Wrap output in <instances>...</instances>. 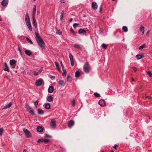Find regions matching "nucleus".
<instances>
[{
  "label": "nucleus",
  "instance_id": "obj_1",
  "mask_svg": "<svg viewBox=\"0 0 152 152\" xmlns=\"http://www.w3.org/2000/svg\"><path fill=\"white\" fill-rule=\"evenodd\" d=\"M35 34L36 36L35 39L36 40L39 45L43 49H45V48L44 45L45 44V43L42 39L40 37L39 35L37 32H35Z\"/></svg>",
  "mask_w": 152,
  "mask_h": 152
},
{
  "label": "nucleus",
  "instance_id": "obj_2",
  "mask_svg": "<svg viewBox=\"0 0 152 152\" xmlns=\"http://www.w3.org/2000/svg\"><path fill=\"white\" fill-rule=\"evenodd\" d=\"M83 69L85 72L88 73L89 72L90 68L89 64L88 62L86 63L83 66Z\"/></svg>",
  "mask_w": 152,
  "mask_h": 152
},
{
  "label": "nucleus",
  "instance_id": "obj_3",
  "mask_svg": "<svg viewBox=\"0 0 152 152\" xmlns=\"http://www.w3.org/2000/svg\"><path fill=\"white\" fill-rule=\"evenodd\" d=\"M23 131L25 134L27 138H30L31 137V134L28 129H23Z\"/></svg>",
  "mask_w": 152,
  "mask_h": 152
},
{
  "label": "nucleus",
  "instance_id": "obj_4",
  "mask_svg": "<svg viewBox=\"0 0 152 152\" xmlns=\"http://www.w3.org/2000/svg\"><path fill=\"white\" fill-rule=\"evenodd\" d=\"M50 126L53 129H55L56 127V121L54 119H52L50 123Z\"/></svg>",
  "mask_w": 152,
  "mask_h": 152
},
{
  "label": "nucleus",
  "instance_id": "obj_5",
  "mask_svg": "<svg viewBox=\"0 0 152 152\" xmlns=\"http://www.w3.org/2000/svg\"><path fill=\"white\" fill-rule=\"evenodd\" d=\"M43 83V80L42 79L40 78L36 81L35 84L37 86H40L42 85Z\"/></svg>",
  "mask_w": 152,
  "mask_h": 152
},
{
  "label": "nucleus",
  "instance_id": "obj_6",
  "mask_svg": "<svg viewBox=\"0 0 152 152\" xmlns=\"http://www.w3.org/2000/svg\"><path fill=\"white\" fill-rule=\"evenodd\" d=\"M69 56L71 64L72 66H73L74 65V58L72 55L71 53H69Z\"/></svg>",
  "mask_w": 152,
  "mask_h": 152
},
{
  "label": "nucleus",
  "instance_id": "obj_7",
  "mask_svg": "<svg viewBox=\"0 0 152 152\" xmlns=\"http://www.w3.org/2000/svg\"><path fill=\"white\" fill-rule=\"evenodd\" d=\"M45 142L46 143H47L49 142V140L47 139H39L37 140V142L39 143L42 142Z\"/></svg>",
  "mask_w": 152,
  "mask_h": 152
},
{
  "label": "nucleus",
  "instance_id": "obj_8",
  "mask_svg": "<svg viewBox=\"0 0 152 152\" xmlns=\"http://www.w3.org/2000/svg\"><path fill=\"white\" fill-rule=\"evenodd\" d=\"M74 124V121L73 120H70L68 123V126L69 128H71Z\"/></svg>",
  "mask_w": 152,
  "mask_h": 152
},
{
  "label": "nucleus",
  "instance_id": "obj_9",
  "mask_svg": "<svg viewBox=\"0 0 152 152\" xmlns=\"http://www.w3.org/2000/svg\"><path fill=\"white\" fill-rule=\"evenodd\" d=\"M99 104L102 106H104L105 105V102L103 99H100L99 102Z\"/></svg>",
  "mask_w": 152,
  "mask_h": 152
},
{
  "label": "nucleus",
  "instance_id": "obj_10",
  "mask_svg": "<svg viewBox=\"0 0 152 152\" xmlns=\"http://www.w3.org/2000/svg\"><path fill=\"white\" fill-rule=\"evenodd\" d=\"M97 4L95 2H93L92 4V7L93 9L94 10H96L97 9Z\"/></svg>",
  "mask_w": 152,
  "mask_h": 152
},
{
  "label": "nucleus",
  "instance_id": "obj_11",
  "mask_svg": "<svg viewBox=\"0 0 152 152\" xmlns=\"http://www.w3.org/2000/svg\"><path fill=\"white\" fill-rule=\"evenodd\" d=\"M8 3V0H3L1 2V4L3 6L5 7L7 5Z\"/></svg>",
  "mask_w": 152,
  "mask_h": 152
},
{
  "label": "nucleus",
  "instance_id": "obj_12",
  "mask_svg": "<svg viewBox=\"0 0 152 152\" xmlns=\"http://www.w3.org/2000/svg\"><path fill=\"white\" fill-rule=\"evenodd\" d=\"M3 69L5 71H7L8 72H9L8 66L6 63H4V66L3 67Z\"/></svg>",
  "mask_w": 152,
  "mask_h": 152
},
{
  "label": "nucleus",
  "instance_id": "obj_13",
  "mask_svg": "<svg viewBox=\"0 0 152 152\" xmlns=\"http://www.w3.org/2000/svg\"><path fill=\"white\" fill-rule=\"evenodd\" d=\"M78 33L80 34H84L86 33V31L84 29L80 28L79 30Z\"/></svg>",
  "mask_w": 152,
  "mask_h": 152
},
{
  "label": "nucleus",
  "instance_id": "obj_14",
  "mask_svg": "<svg viewBox=\"0 0 152 152\" xmlns=\"http://www.w3.org/2000/svg\"><path fill=\"white\" fill-rule=\"evenodd\" d=\"M45 108L47 110H49L50 108V105L49 103H45L44 104Z\"/></svg>",
  "mask_w": 152,
  "mask_h": 152
},
{
  "label": "nucleus",
  "instance_id": "obj_15",
  "mask_svg": "<svg viewBox=\"0 0 152 152\" xmlns=\"http://www.w3.org/2000/svg\"><path fill=\"white\" fill-rule=\"evenodd\" d=\"M25 53L28 56H30L32 54V52L31 50H26L25 51Z\"/></svg>",
  "mask_w": 152,
  "mask_h": 152
},
{
  "label": "nucleus",
  "instance_id": "obj_16",
  "mask_svg": "<svg viewBox=\"0 0 152 152\" xmlns=\"http://www.w3.org/2000/svg\"><path fill=\"white\" fill-rule=\"evenodd\" d=\"M12 104L11 102L9 103L8 104H6L4 107L2 108V110H4L8 108H10Z\"/></svg>",
  "mask_w": 152,
  "mask_h": 152
},
{
  "label": "nucleus",
  "instance_id": "obj_17",
  "mask_svg": "<svg viewBox=\"0 0 152 152\" xmlns=\"http://www.w3.org/2000/svg\"><path fill=\"white\" fill-rule=\"evenodd\" d=\"M54 91V88L53 86H50L48 89V92L49 93H52Z\"/></svg>",
  "mask_w": 152,
  "mask_h": 152
},
{
  "label": "nucleus",
  "instance_id": "obj_18",
  "mask_svg": "<svg viewBox=\"0 0 152 152\" xmlns=\"http://www.w3.org/2000/svg\"><path fill=\"white\" fill-rule=\"evenodd\" d=\"M32 19L33 24L34 26L36 28L37 27V25L36 20L34 18V16H32Z\"/></svg>",
  "mask_w": 152,
  "mask_h": 152
},
{
  "label": "nucleus",
  "instance_id": "obj_19",
  "mask_svg": "<svg viewBox=\"0 0 152 152\" xmlns=\"http://www.w3.org/2000/svg\"><path fill=\"white\" fill-rule=\"evenodd\" d=\"M44 111L40 109H37V113L39 115H42L44 114Z\"/></svg>",
  "mask_w": 152,
  "mask_h": 152
},
{
  "label": "nucleus",
  "instance_id": "obj_20",
  "mask_svg": "<svg viewBox=\"0 0 152 152\" xmlns=\"http://www.w3.org/2000/svg\"><path fill=\"white\" fill-rule=\"evenodd\" d=\"M53 98L51 95H49L47 97V100L49 102H51L53 100Z\"/></svg>",
  "mask_w": 152,
  "mask_h": 152
},
{
  "label": "nucleus",
  "instance_id": "obj_21",
  "mask_svg": "<svg viewBox=\"0 0 152 152\" xmlns=\"http://www.w3.org/2000/svg\"><path fill=\"white\" fill-rule=\"evenodd\" d=\"M36 129L37 131L40 132H42L43 130V128L40 126H38Z\"/></svg>",
  "mask_w": 152,
  "mask_h": 152
},
{
  "label": "nucleus",
  "instance_id": "obj_22",
  "mask_svg": "<svg viewBox=\"0 0 152 152\" xmlns=\"http://www.w3.org/2000/svg\"><path fill=\"white\" fill-rule=\"evenodd\" d=\"M74 47L76 49H79L81 50L82 48V47L78 44H75L74 45Z\"/></svg>",
  "mask_w": 152,
  "mask_h": 152
},
{
  "label": "nucleus",
  "instance_id": "obj_23",
  "mask_svg": "<svg viewBox=\"0 0 152 152\" xmlns=\"http://www.w3.org/2000/svg\"><path fill=\"white\" fill-rule=\"evenodd\" d=\"M135 57L137 60H140L143 58V56L142 54H138L136 55Z\"/></svg>",
  "mask_w": 152,
  "mask_h": 152
},
{
  "label": "nucleus",
  "instance_id": "obj_24",
  "mask_svg": "<svg viewBox=\"0 0 152 152\" xmlns=\"http://www.w3.org/2000/svg\"><path fill=\"white\" fill-rule=\"evenodd\" d=\"M16 63V61L14 59L11 60L10 61V65H15Z\"/></svg>",
  "mask_w": 152,
  "mask_h": 152
},
{
  "label": "nucleus",
  "instance_id": "obj_25",
  "mask_svg": "<svg viewBox=\"0 0 152 152\" xmlns=\"http://www.w3.org/2000/svg\"><path fill=\"white\" fill-rule=\"evenodd\" d=\"M42 70L40 69L39 70L38 72H36V71H34L33 72V73H34V75L37 76L39 74L42 72Z\"/></svg>",
  "mask_w": 152,
  "mask_h": 152
},
{
  "label": "nucleus",
  "instance_id": "obj_26",
  "mask_svg": "<svg viewBox=\"0 0 152 152\" xmlns=\"http://www.w3.org/2000/svg\"><path fill=\"white\" fill-rule=\"evenodd\" d=\"M28 112L30 114L32 115H34V111L32 108H31L28 110Z\"/></svg>",
  "mask_w": 152,
  "mask_h": 152
},
{
  "label": "nucleus",
  "instance_id": "obj_27",
  "mask_svg": "<svg viewBox=\"0 0 152 152\" xmlns=\"http://www.w3.org/2000/svg\"><path fill=\"white\" fill-rule=\"evenodd\" d=\"M36 6L34 5V7H33V15H32L33 16H34L35 13H36Z\"/></svg>",
  "mask_w": 152,
  "mask_h": 152
},
{
  "label": "nucleus",
  "instance_id": "obj_28",
  "mask_svg": "<svg viewBox=\"0 0 152 152\" xmlns=\"http://www.w3.org/2000/svg\"><path fill=\"white\" fill-rule=\"evenodd\" d=\"M64 14V11L62 10L61 13L60 20H62L63 18V15Z\"/></svg>",
  "mask_w": 152,
  "mask_h": 152
},
{
  "label": "nucleus",
  "instance_id": "obj_29",
  "mask_svg": "<svg viewBox=\"0 0 152 152\" xmlns=\"http://www.w3.org/2000/svg\"><path fill=\"white\" fill-rule=\"evenodd\" d=\"M123 31L125 32H127L128 31V29L127 26H124L122 27Z\"/></svg>",
  "mask_w": 152,
  "mask_h": 152
},
{
  "label": "nucleus",
  "instance_id": "obj_30",
  "mask_svg": "<svg viewBox=\"0 0 152 152\" xmlns=\"http://www.w3.org/2000/svg\"><path fill=\"white\" fill-rule=\"evenodd\" d=\"M26 24L28 27L29 28V30L30 31H32V27H31V23H28V24Z\"/></svg>",
  "mask_w": 152,
  "mask_h": 152
},
{
  "label": "nucleus",
  "instance_id": "obj_31",
  "mask_svg": "<svg viewBox=\"0 0 152 152\" xmlns=\"http://www.w3.org/2000/svg\"><path fill=\"white\" fill-rule=\"evenodd\" d=\"M80 73L79 72L77 71L75 73V76L76 77H79L80 75Z\"/></svg>",
  "mask_w": 152,
  "mask_h": 152
},
{
  "label": "nucleus",
  "instance_id": "obj_32",
  "mask_svg": "<svg viewBox=\"0 0 152 152\" xmlns=\"http://www.w3.org/2000/svg\"><path fill=\"white\" fill-rule=\"evenodd\" d=\"M140 29L141 31H142V35L144 34V31L145 30V28L142 26H141L140 27Z\"/></svg>",
  "mask_w": 152,
  "mask_h": 152
},
{
  "label": "nucleus",
  "instance_id": "obj_33",
  "mask_svg": "<svg viewBox=\"0 0 152 152\" xmlns=\"http://www.w3.org/2000/svg\"><path fill=\"white\" fill-rule=\"evenodd\" d=\"M146 46V44H143L142 45L140 46L139 47V50H142L143 48H145Z\"/></svg>",
  "mask_w": 152,
  "mask_h": 152
},
{
  "label": "nucleus",
  "instance_id": "obj_34",
  "mask_svg": "<svg viewBox=\"0 0 152 152\" xmlns=\"http://www.w3.org/2000/svg\"><path fill=\"white\" fill-rule=\"evenodd\" d=\"M64 83L63 80H60L58 82V84L60 86H62Z\"/></svg>",
  "mask_w": 152,
  "mask_h": 152
},
{
  "label": "nucleus",
  "instance_id": "obj_35",
  "mask_svg": "<svg viewBox=\"0 0 152 152\" xmlns=\"http://www.w3.org/2000/svg\"><path fill=\"white\" fill-rule=\"evenodd\" d=\"M63 71V72L62 74V76H65L66 75V71L64 69H62Z\"/></svg>",
  "mask_w": 152,
  "mask_h": 152
},
{
  "label": "nucleus",
  "instance_id": "obj_36",
  "mask_svg": "<svg viewBox=\"0 0 152 152\" xmlns=\"http://www.w3.org/2000/svg\"><path fill=\"white\" fill-rule=\"evenodd\" d=\"M54 63L56 66V68L58 71H59L60 68L58 64L56 62H55Z\"/></svg>",
  "mask_w": 152,
  "mask_h": 152
},
{
  "label": "nucleus",
  "instance_id": "obj_37",
  "mask_svg": "<svg viewBox=\"0 0 152 152\" xmlns=\"http://www.w3.org/2000/svg\"><path fill=\"white\" fill-rule=\"evenodd\" d=\"M94 95L96 97H99L100 96V94L97 92L94 93Z\"/></svg>",
  "mask_w": 152,
  "mask_h": 152
},
{
  "label": "nucleus",
  "instance_id": "obj_38",
  "mask_svg": "<svg viewBox=\"0 0 152 152\" xmlns=\"http://www.w3.org/2000/svg\"><path fill=\"white\" fill-rule=\"evenodd\" d=\"M71 103H72V106L73 107H75V99L71 101Z\"/></svg>",
  "mask_w": 152,
  "mask_h": 152
},
{
  "label": "nucleus",
  "instance_id": "obj_39",
  "mask_svg": "<svg viewBox=\"0 0 152 152\" xmlns=\"http://www.w3.org/2000/svg\"><path fill=\"white\" fill-rule=\"evenodd\" d=\"M107 45L105 44H103L102 45V47L103 49H106L107 48Z\"/></svg>",
  "mask_w": 152,
  "mask_h": 152
},
{
  "label": "nucleus",
  "instance_id": "obj_40",
  "mask_svg": "<svg viewBox=\"0 0 152 152\" xmlns=\"http://www.w3.org/2000/svg\"><path fill=\"white\" fill-rule=\"evenodd\" d=\"M4 131V129L3 128H0V136L2 135V134Z\"/></svg>",
  "mask_w": 152,
  "mask_h": 152
},
{
  "label": "nucleus",
  "instance_id": "obj_41",
  "mask_svg": "<svg viewBox=\"0 0 152 152\" xmlns=\"http://www.w3.org/2000/svg\"><path fill=\"white\" fill-rule=\"evenodd\" d=\"M146 72L150 77H152V73L151 72L147 71Z\"/></svg>",
  "mask_w": 152,
  "mask_h": 152
},
{
  "label": "nucleus",
  "instance_id": "obj_42",
  "mask_svg": "<svg viewBox=\"0 0 152 152\" xmlns=\"http://www.w3.org/2000/svg\"><path fill=\"white\" fill-rule=\"evenodd\" d=\"M26 40L28 41V42L29 43L31 44H32L33 42H32L30 40V39L28 37H27L26 38Z\"/></svg>",
  "mask_w": 152,
  "mask_h": 152
},
{
  "label": "nucleus",
  "instance_id": "obj_43",
  "mask_svg": "<svg viewBox=\"0 0 152 152\" xmlns=\"http://www.w3.org/2000/svg\"><path fill=\"white\" fill-rule=\"evenodd\" d=\"M25 20L26 24L31 23L30 18L28 19H26Z\"/></svg>",
  "mask_w": 152,
  "mask_h": 152
},
{
  "label": "nucleus",
  "instance_id": "obj_44",
  "mask_svg": "<svg viewBox=\"0 0 152 152\" xmlns=\"http://www.w3.org/2000/svg\"><path fill=\"white\" fill-rule=\"evenodd\" d=\"M25 108L28 110H29L31 108V107H30V106L28 105V104H26L25 105Z\"/></svg>",
  "mask_w": 152,
  "mask_h": 152
},
{
  "label": "nucleus",
  "instance_id": "obj_45",
  "mask_svg": "<svg viewBox=\"0 0 152 152\" xmlns=\"http://www.w3.org/2000/svg\"><path fill=\"white\" fill-rule=\"evenodd\" d=\"M34 104L36 107H37L38 105V101L37 100H36L34 102Z\"/></svg>",
  "mask_w": 152,
  "mask_h": 152
},
{
  "label": "nucleus",
  "instance_id": "obj_46",
  "mask_svg": "<svg viewBox=\"0 0 152 152\" xmlns=\"http://www.w3.org/2000/svg\"><path fill=\"white\" fill-rule=\"evenodd\" d=\"M18 51L19 52V53H20V55L21 56H22V53L21 52V50H20V48L19 47H18Z\"/></svg>",
  "mask_w": 152,
  "mask_h": 152
},
{
  "label": "nucleus",
  "instance_id": "obj_47",
  "mask_svg": "<svg viewBox=\"0 0 152 152\" xmlns=\"http://www.w3.org/2000/svg\"><path fill=\"white\" fill-rule=\"evenodd\" d=\"M29 17L28 13H26L25 15V19H29Z\"/></svg>",
  "mask_w": 152,
  "mask_h": 152
},
{
  "label": "nucleus",
  "instance_id": "obj_48",
  "mask_svg": "<svg viewBox=\"0 0 152 152\" xmlns=\"http://www.w3.org/2000/svg\"><path fill=\"white\" fill-rule=\"evenodd\" d=\"M45 137H48V138H51L52 137V136L48 134H46L45 135Z\"/></svg>",
  "mask_w": 152,
  "mask_h": 152
},
{
  "label": "nucleus",
  "instance_id": "obj_49",
  "mask_svg": "<svg viewBox=\"0 0 152 152\" xmlns=\"http://www.w3.org/2000/svg\"><path fill=\"white\" fill-rule=\"evenodd\" d=\"M132 69H133V70L134 72H136L137 70V68L136 67H133Z\"/></svg>",
  "mask_w": 152,
  "mask_h": 152
},
{
  "label": "nucleus",
  "instance_id": "obj_50",
  "mask_svg": "<svg viewBox=\"0 0 152 152\" xmlns=\"http://www.w3.org/2000/svg\"><path fill=\"white\" fill-rule=\"evenodd\" d=\"M79 24L77 23H75L73 24V26L75 28L76 26H77Z\"/></svg>",
  "mask_w": 152,
  "mask_h": 152
},
{
  "label": "nucleus",
  "instance_id": "obj_51",
  "mask_svg": "<svg viewBox=\"0 0 152 152\" xmlns=\"http://www.w3.org/2000/svg\"><path fill=\"white\" fill-rule=\"evenodd\" d=\"M60 63L61 64V66L62 67V69H64V65H63V64L62 63V62L61 61H60Z\"/></svg>",
  "mask_w": 152,
  "mask_h": 152
},
{
  "label": "nucleus",
  "instance_id": "obj_52",
  "mask_svg": "<svg viewBox=\"0 0 152 152\" xmlns=\"http://www.w3.org/2000/svg\"><path fill=\"white\" fill-rule=\"evenodd\" d=\"M118 146V145L116 144H115L114 146L113 147V148L115 149H116V148H117V146Z\"/></svg>",
  "mask_w": 152,
  "mask_h": 152
},
{
  "label": "nucleus",
  "instance_id": "obj_53",
  "mask_svg": "<svg viewBox=\"0 0 152 152\" xmlns=\"http://www.w3.org/2000/svg\"><path fill=\"white\" fill-rule=\"evenodd\" d=\"M149 31H148L146 33V35L147 37H149Z\"/></svg>",
  "mask_w": 152,
  "mask_h": 152
},
{
  "label": "nucleus",
  "instance_id": "obj_54",
  "mask_svg": "<svg viewBox=\"0 0 152 152\" xmlns=\"http://www.w3.org/2000/svg\"><path fill=\"white\" fill-rule=\"evenodd\" d=\"M12 66L11 67V68L12 69H14L15 67V64L14 65H12Z\"/></svg>",
  "mask_w": 152,
  "mask_h": 152
},
{
  "label": "nucleus",
  "instance_id": "obj_55",
  "mask_svg": "<svg viewBox=\"0 0 152 152\" xmlns=\"http://www.w3.org/2000/svg\"><path fill=\"white\" fill-rule=\"evenodd\" d=\"M55 78V76H53L51 77H50L51 79L52 80L53 79Z\"/></svg>",
  "mask_w": 152,
  "mask_h": 152
},
{
  "label": "nucleus",
  "instance_id": "obj_56",
  "mask_svg": "<svg viewBox=\"0 0 152 152\" xmlns=\"http://www.w3.org/2000/svg\"><path fill=\"white\" fill-rule=\"evenodd\" d=\"M72 20V18H70L69 20V22H71Z\"/></svg>",
  "mask_w": 152,
  "mask_h": 152
},
{
  "label": "nucleus",
  "instance_id": "obj_57",
  "mask_svg": "<svg viewBox=\"0 0 152 152\" xmlns=\"http://www.w3.org/2000/svg\"><path fill=\"white\" fill-rule=\"evenodd\" d=\"M60 1L62 3H64L65 2L64 0H60Z\"/></svg>",
  "mask_w": 152,
  "mask_h": 152
},
{
  "label": "nucleus",
  "instance_id": "obj_58",
  "mask_svg": "<svg viewBox=\"0 0 152 152\" xmlns=\"http://www.w3.org/2000/svg\"><path fill=\"white\" fill-rule=\"evenodd\" d=\"M70 31L71 32H73V33H74V31L73 30V29H72V28H71V30H70Z\"/></svg>",
  "mask_w": 152,
  "mask_h": 152
},
{
  "label": "nucleus",
  "instance_id": "obj_59",
  "mask_svg": "<svg viewBox=\"0 0 152 152\" xmlns=\"http://www.w3.org/2000/svg\"><path fill=\"white\" fill-rule=\"evenodd\" d=\"M69 78H71V77L69 76H68L67 77V79L68 80Z\"/></svg>",
  "mask_w": 152,
  "mask_h": 152
},
{
  "label": "nucleus",
  "instance_id": "obj_60",
  "mask_svg": "<svg viewBox=\"0 0 152 152\" xmlns=\"http://www.w3.org/2000/svg\"><path fill=\"white\" fill-rule=\"evenodd\" d=\"M27 150L26 149H24L23 151V152H26V151Z\"/></svg>",
  "mask_w": 152,
  "mask_h": 152
},
{
  "label": "nucleus",
  "instance_id": "obj_61",
  "mask_svg": "<svg viewBox=\"0 0 152 152\" xmlns=\"http://www.w3.org/2000/svg\"><path fill=\"white\" fill-rule=\"evenodd\" d=\"M58 34L60 35L61 34H62V33L61 32H60L58 33Z\"/></svg>",
  "mask_w": 152,
  "mask_h": 152
},
{
  "label": "nucleus",
  "instance_id": "obj_62",
  "mask_svg": "<svg viewBox=\"0 0 152 152\" xmlns=\"http://www.w3.org/2000/svg\"><path fill=\"white\" fill-rule=\"evenodd\" d=\"M132 80L133 81H134V80L133 78H132Z\"/></svg>",
  "mask_w": 152,
  "mask_h": 152
},
{
  "label": "nucleus",
  "instance_id": "obj_63",
  "mask_svg": "<svg viewBox=\"0 0 152 152\" xmlns=\"http://www.w3.org/2000/svg\"><path fill=\"white\" fill-rule=\"evenodd\" d=\"M2 21V20L1 19H0V21Z\"/></svg>",
  "mask_w": 152,
  "mask_h": 152
},
{
  "label": "nucleus",
  "instance_id": "obj_64",
  "mask_svg": "<svg viewBox=\"0 0 152 152\" xmlns=\"http://www.w3.org/2000/svg\"><path fill=\"white\" fill-rule=\"evenodd\" d=\"M111 152H114L113 151H111Z\"/></svg>",
  "mask_w": 152,
  "mask_h": 152
}]
</instances>
